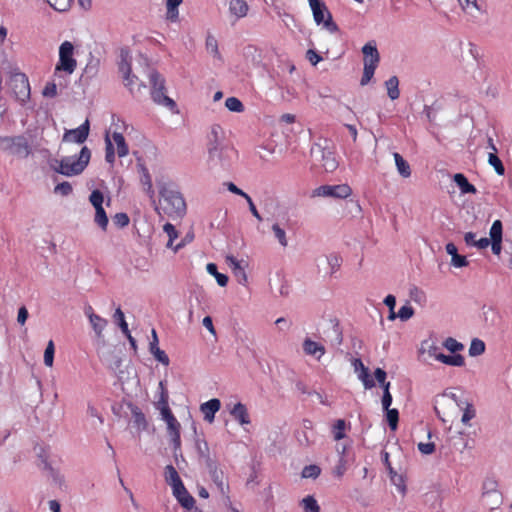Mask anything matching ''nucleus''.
<instances>
[{
    "label": "nucleus",
    "instance_id": "nucleus-10",
    "mask_svg": "<svg viewBox=\"0 0 512 512\" xmlns=\"http://www.w3.org/2000/svg\"><path fill=\"white\" fill-rule=\"evenodd\" d=\"M352 194V189L347 184L322 185L313 190L312 197H333L345 199Z\"/></svg>",
    "mask_w": 512,
    "mask_h": 512
},
{
    "label": "nucleus",
    "instance_id": "nucleus-60",
    "mask_svg": "<svg viewBox=\"0 0 512 512\" xmlns=\"http://www.w3.org/2000/svg\"><path fill=\"white\" fill-rule=\"evenodd\" d=\"M55 193H60L63 196H67L72 193V186L69 182H62L55 186Z\"/></svg>",
    "mask_w": 512,
    "mask_h": 512
},
{
    "label": "nucleus",
    "instance_id": "nucleus-63",
    "mask_svg": "<svg viewBox=\"0 0 512 512\" xmlns=\"http://www.w3.org/2000/svg\"><path fill=\"white\" fill-rule=\"evenodd\" d=\"M451 264L454 267L462 268V267H466L468 265V261L465 256L455 254L453 256V258H451Z\"/></svg>",
    "mask_w": 512,
    "mask_h": 512
},
{
    "label": "nucleus",
    "instance_id": "nucleus-54",
    "mask_svg": "<svg viewBox=\"0 0 512 512\" xmlns=\"http://www.w3.org/2000/svg\"><path fill=\"white\" fill-rule=\"evenodd\" d=\"M105 143H106L105 160L108 163L113 164L115 161V151H114L113 144L108 135H106V137H105Z\"/></svg>",
    "mask_w": 512,
    "mask_h": 512
},
{
    "label": "nucleus",
    "instance_id": "nucleus-56",
    "mask_svg": "<svg viewBox=\"0 0 512 512\" xmlns=\"http://www.w3.org/2000/svg\"><path fill=\"white\" fill-rule=\"evenodd\" d=\"M89 201L93 205V207L103 206L104 196L100 190H93L89 196Z\"/></svg>",
    "mask_w": 512,
    "mask_h": 512
},
{
    "label": "nucleus",
    "instance_id": "nucleus-36",
    "mask_svg": "<svg viewBox=\"0 0 512 512\" xmlns=\"http://www.w3.org/2000/svg\"><path fill=\"white\" fill-rule=\"evenodd\" d=\"M131 411H132L134 425L139 430H145L148 426V423L146 421V417H145L144 413L136 406L133 407Z\"/></svg>",
    "mask_w": 512,
    "mask_h": 512
},
{
    "label": "nucleus",
    "instance_id": "nucleus-34",
    "mask_svg": "<svg viewBox=\"0 0 512 512\" xmlns=\"http://www.w3.org/2000/svg\"><path fill=\"white\" fill-rule=\"evenodd\" d=\"M385 86L387 89V94L391 100H396L400 96L399 91V80L396 76H391L386 82Z\"/></svg>",
    "mask_w": 512,
    "mask_h": 512
},
{
    "label": "nucleus",
    "instance_id": "nucleus-25",
    "mask_svg": "<svg viewBox=\"0 0 512 512\" xmlns=\"http://www.w3.org/2000/svg\"><path fill=\"white\" fill-rule=\"evenodd\" d=\"M303 350L307 355L315 356L320 359L325 353V347L309 338H306L303 342Z\"/></svg>",
    "mask_w": 512,
    "mask_h": 512
},
{
    "label": "nucleus",
    "instance_id": "nucleus-5",
    "mask_svg": "<svg viewBox=\"0 0 512 512\" xmlns=\"http://www.w3.org/2000/svg\"><path fill=\"white\" fill-rule=\"evenodd\" d=\"M0 150L18 158H27L32 152L27 138L23 135L0 136Z\"/></svg>",
    "mask_w": 512,
    "mask_h": 512
},
{
    "label": "nucleus",
    "instance_id": "nucleus-42",
    "mask_svg": "<svg viewBox=\"0 0 512 512\" xmlns=\"http://www.w3.org/2000/svg\"><path fill=\"white\" fill-rule=\"evenodd\" d=\"M491 240H502L503 237V225L500 220H495L489 231Z\"/></svg>",
    "mask_w": 512,
    "mask_h": 512
},
{
    "label": "nucleus",
    "instance_id": "nucleus-62",
    "mask_svg": "<svg viewBox=\"0 0 512 512\" xmlns=\"http://www.w3.org/2000/svg\"><path fill=\"white\" fill-rule=\"evenodd\" d=\"M42 94L44 97L53 98L57 95V86L54 82H48L43 91Z\"/></svg>",
    "mask_w": 512,
    "mask_h": 512
},
{
    "label": "nucleus",
    "instance_id": "nucleus-20",
    "mask_svg": "<svg viewBox=\"0 0 512 512\" xmlns=\"http://www.w3.org/2000/svg\"><path fill=\"white\" fill-rule=\"evenodd\" d=\"M355 371H359L358 378L362 381L365 389H371L375 386L374 380L370 377L368 368L364 366L361 359L353 361Z\"/></svg>",
    "mask_w": 512,
    "mask_h": 512
},
{
    "label": "nucleus",
    "instance_id": "nucleus-49",
    "mask_svg": "<svg viewBox=\"0 0 512 512\" xmlns=\"http://www.w3.org/2000/svg\"><path fill=\"white\" fill-rule=\"evenodd\" d=\"M320 473H321L320 467L317 466V465L312 464V465L305 466L303 468V470H302L301 475H302L303 478H313V479H315V478H317L320 475Z\"/></svg>",
    "mask_w": 512,
    "mask_h": 512
},
{
    "label": "nucleus",
    "instance_id": "nucleus-13",
    "mask_svg": "<svg viewBox=\"0 0 512 512\" xmlns=\"http://www.w3.org/2000/svg\"><path fill=\"white\" fill-rule=\"evenodd\" d=\"M498 484L494 479H486L483 483L482 496H493L491 501H488V507L495 509L502 504L503 497L501 492L497 489Z\"/></svg>",
    "mask_w": 512,
    "mask_h": 512
},
{
    "label": "nucleus",
    "instance_id": "nucleus-28",
    "mask_svg": "<svg viewBox=\"0 0 512 512\" xmlns=\"http://www.w3.org/2000/svg\"><path fill=\"white\" fill-rule=\"evenodd\" d=\"M229 11L238 18L245 17L248 12V5L245 0H231Z\"/></svg>",
    "mask_w": 512,
    "mask_h": 512
},
{
    "label": "nucleus",
    "instance_id": "nucleus-31",
    "mask_svg": "<svg viewBox=\"0 0 512 512\" xmlns=\"http://www.w3.org/2000/svg\"><path fill=\"white\" fill-rule=\"evenodd\" d=\"M164 478L172 489L182 483V480L173 465H167L165 467Z\"/></svg>",
    "mask_w": 512,
    "mask_h": 512
},
{
    "label": "nucleus",
    "instance_id": "nucleus-16",
    "mask_svg": "<svg viewBox=\"0 0 512 512\" xmlns=\"http://www.w3.org/2000/svg\"><path fill=\"white\" fill-rule=\"evenodd\" d=\"M172 492H173L174 497L177 499V501L183 508H185L187 510H191L194 508L195 499L187 491L183 482L181 484L177 485L176 487H174L172 489Z\"/></svg>",
    "mask_w": 512,
    "mask_h": 512
},
{
    "label": "nucleus",
    "instance_id": "nucleus-61",
    "mask_svg": "<svg viewBox=\"0 0 512 512\" xmlns=\"http://www.w3.org/2000/svg\"><path fill=\"white\" fill-rule=\"evenodd\" d=\"M334 429H335V432H334L335 440H340V439L344 438V436H345L344 435L345 421L342 419L337 420L334 425Z\"/></svg>",
    "mask_w": 512,
    "mask_h": 512
},
{
    "label": "nucleus",
    "instance_id": "nucleus-12",
    "mask_svg": "<svg viewBox=\"0 0 512 512\" xmlns=\"http://www.w3.org/2000/svg\"><path fill=\"white\" fill-rule=\"evenodd\" d=\"M89 131H90V123H89V120L86 119L85 122L83 124H81L78 128L65 130L63 137H62V142L63 143L74 142L77 144H83L89 136Z\"/></svg>",
    "mask_w": 512,
    "mask_h": 512
},
{
    "label": "nucleus",
    "instance_id": "nucleus-41",
    "mask_svg": "<svg viewBox=\"0 0 512 512\" xmlns=\"http://www.w3.org/2000/svg\"><path fill=\"white\" fill-rule=\"evenodd\" d=\"M485 351V344L482 340L475 338L471 341L469 347V355L470 356H479L483 354Z\"/></svg>",
    "mask_w": 512,
    "mask_h": 512
},
{
    "label": "nucleus",
    "instance_id": "nucleus-7",
    "mask_svg": "<svg viewBox=\"0 0 512 512\" xmlns=\"http://www.w3.org/2000/svg\"><path fill=\"white\" fill-rule=\"evenodd\" d=\"M237 155V150L231 144H227L208 152V163L211 168L227 170L231 167Z\"/></svg>",
    "mask_w": 512,
    "mask_h": 512
},
{
    "label": "nucleus",
    "instance_id": "nucleus-45",
    "mask_svg": "<svg viewBox=\"0 0 512 512\" xmlns=\"http://www.w3.org/2000/svg\"><path fill=\"white\" fill-rule=\"evenodd\" d=\"M272 231L276 237V239L278 240L279 244L282 246V247H287L288 245V240H287V237H286V232L284 229H282L279 224L275 223L272 225Z\"/></svg>",
    "mask_w": 512,
    "mask_h": 512
},
{
    "label": "nucleus",
    "instance_id": "nucleus-43",
    "mask_svg": "<svg viewBox=\"0 0 512 512\" xmlns=\"http://www.w3.org/2000/svg\"><path fill=\"white\" fill-rule=\"evenodd\" d=\"M385 411H386L387 422H388L390 429L396 430L397 426H398V420H399L398 410L395 408H393V409L388 408V410H385Z\"/></svg>",
    "mask_w": 512,
    "mask_h": 512
},
{
    "label": "nucleus",
    "instance_id": "nucleus-22",
    "mask_svg": "<svg viewBox=\"0 0 512 512\" xmlns=\"http://www.w3.org/2000/svg\"><path fill=\"white\" fill-rule=\"evenodd\" d=\"M195 448L198 453L199 461L203 462L205 466L216 461L214 458L210 456V449L208 443L205 440L197 439L195 441Z\"/></svg>",
    "mask_w": 512,
    "mask_h": 512
},
{
    "label": "nucleus",
    "instance_id": "nucleus-14",
    "mask_svg": "<svg viewBox=\"0 0 512 512\" xmlns=\"http://www.w3.org/2000/svg\"><path fill=\"white\" fill-rule=\"evenodd\" d=\"M225 140V132L223 128L218 124H213L207 134V152L227 145Z\"/></svg>",
    "mask_w": 512,
    "mask_h": 512
},
{
    "label": "nucleus",
    "instance_id": "nucleus-58",
    "mask_svg": "<svg viewBox=\"0 0 512 512\" xmlns=\"http://www.w3.org/2000/svg\"><path fill=\"white\" fill-rule=\"evenodd\" d=\"M296 439H297L298 443L303 447H308L312 443V440L310 439V435L308 434V431H305V430L297 431Z\"/></svg>",
    "mask_w": 512,
    "mask_h": 512
},
{
    "label": "nucleus",
    "instance_id": "nucleus-24",
    "mask_svg": "<svg viewBox=\"0 0 512 512\" xmlns=\"http://www.w3.org/2000/svg\"><path fill=\"white\" fill-rule=\"evenodd\" d=\"M230 414L233 416L235 420H237L241 425H246L250 423L249 414L247 408L241 402H238L231 409Z\"/></svg>",
    "mask_w": 512,
    "mask_h": 512
},
{
    "label": "nucleus",
    "instance_id": "nucleus-57",
    "mask_svg": "<svg viewBox=\"0 0 512 512\" xmlns=\"http://www.w3.org/2000/svg\"><path fill=\"white\" fill-rule=\"evenodd\" d=\"M413 315L414 309L410 305L402 306L397 313L398 318H400L402 321L409 320Z\"/></svg>",
    "mask_w": 512,
    "mask_h": 512
},
{
    "label": "nucleus",
    "instance_id": "nucleus-29",
    "mask_svg": "<svg viewBox=\"0 0 512 512\" xmlns=\"http://www.w3.org/2000/svg\"><path fill=\"white\" fill-rule=\"evenodd\" d=\"M453 179L463 194H466V193L475 194L476 193L477 190H476L475 186L472 185L471 183H469L468 179L466 178V176L464 174L457 173L454 175Z\"/></svg>",
    "mask_w": 512,
    "mask_h": 512
},
{
    "label": "nucleus",
    "instance_id": "nucleus-6",
    "mask_svg": "<svg viewBox=\"0 0 512 512\" xmlns=\"http://www.w3.org/2000/svg\"><path fill=\"white\" fill-rule=\"evenodd\" d=\"M362 53L364 54V68L360 85L365 86L374 76L375 70L380 61V54L377 50L376 44L373 42L366 43L362 47Z\"/></svg>",
    "mask_w": 512,
    "mask_h": 512
},
{
    "label": "nucleus",
    "instance_id": "nucleus-8",
    "mask_svg": "<svg viewBox=\"0 0 512 512\" xmlns=\"http://www.w3.org/2000/svg\"><path fill=\"white\" fill-rule=\"evenodd\" d=\"M313 13L314 21L317 25H322L330 33L338 31L337 24L333 21L332 15L326 4L321 0H308Z\"/></svg>",
    "mask_w": 512,
    "mask_h": 512
},
{
    "label": "nucleus",
    "instance_id": "nucleus-2",
    "mask_svg": "<svg viewBox=\"0 0 512 512\" xmlns=\"http://www.w3.org/2000/svg\"><path fill=\"white\" fill-rule=\"evenodd\" d=\"M91 158V151L87 146H83L78 157L66 156L60 160L54 159L50 162V167L57 173L67 177L81 174L88 166Z\"/></svg>",
    "mask_w": 512,
    "mask_h": 512
},
{
    "label": "nucleus",
    "instance_id": "nucleus-38",
    "mask_svg": "<svg viewBox=\"0 0 512 512\" xmlns=\"http://www.w3.org/2000/svg\"><path fill=\"white\" fill-rule=\"evenodd\" d=\"M94 221L102 230L105 231L107 229L109 221L103 206L95 207Z\"/></svg>",
    "mask_w": 512,
    "mask_h": 512
},
{
    "label": "nucleus",
    "instance_id": "nucleus-23",
    "mask_svg": "<svg viewBox=\"0 0 512 512\" xmlns=\"http://www.w3.org/2000/svg\"><path fill=\"white\" fill-rule=\"evenodd\" d=\"M99 358L105 363L110 369H118L121 366V359L114 354L113 350L100 351L98 350Z\"/></svg>",
    "mask_w": 512,
    "mask_h": 512
},
{
    "label": "nucleus",
    "instance_id": "nucleus-35",
    "mask_svg": "<svg viewBox=\"0 0 512 512\" xmlns=\"http://www.w3.org/2000/svg\"><path fill=\"white\" fill-rule=\"evenodd\" d=\"M112 139L114 141V143L116 144L117 146V154L119 157H124L128 154L129 150H128V146L125 142V138L124 136L119 133V132H114L112 134Z\"/></svg>",
    "mask_w": 512,
    "mask_h": 512
},
{
    "label": "nucleus",
    "instance_id": "nucleus-59",
    "mask_svg": "<svg viewBox=\"0 0 512 512\" xmlns=\"http://www.w3.org/2000/svg\"><path fill=\"white\" fill-rule=\"evenodd\" d=\"M129 217L126 213H117L113 217V222L119 228H123L129 224Z\"/></svg>",
    "mask_w": 512,
    "mask_h": 512
},
{
    "label": "nucleus",
    "instance_id": "nucleus-15",
    "mask_svg": "<svg viewBox=\"0 0 512 512\" xmlns=\"http://www.w3.org/2000/svg\"><path fill=\"white\" fill-rule=\"evenodd\" d=\"M165 422L167 424L168 435L170 436L174 447V456L177 457L178 451L181 447L180 423L174 415H171L167 420H165Z\"/></svg>",
    "mask_w": 512,
    "mask_h": 512
},
{
    "label": "nucleus",
    "instance_id": "nucleus-48",
    "mask_svg": "<svg viewBox=\"0 0 512 512\" xmlns=\"http://www.w3.org/2000/svg\"><path fill=\"white\" fill-rule=\"evenodd\" d=\"M443 346L452 353L461 351L464 348V345L462 343L458 342L456 339L452 337H448L447 339H445V341L443 342Z\"/></svg>",
    "mask_w": 512,
    "mask_h": 512
},
{
    "label": "nucleus",
    "instance_id": "nucleus-39",
    "mask_svg": "<svg viewBox=\"0 0 512 512\" xmlns=\"http://www.w3.org/2000/svg\"><path fill=\"white\" fill-rule=\"evenodd\" d=\"M163 231L168 236V242L166 244V247L174 250L175 246H173V242L178 237V232H177L175 226L171 223H166L163 226Z\"/></svg>",
    "mask_w": 512,
    "mask_h": 512
},
{
    "label": "nucleus",
    "instance_id": "nucleus-11",
    "mask_svg": "<svg viewBox=\"0 0 512 512\" xmlns=\"http://www.w3.org/2000/svg\"><path fill=\"white\" fill-rule=\"evenodd\" d=\"M312 153L321 157L322 167L326 172H333L337 169L339 163L331 148L317 144L312 149Z\"/></svg>",
    "mask_w": 512,
    "mask_h": 512
},
{
    "label": "nucleus",
    "instance_id": "nucleus-52",
    "mask_svg": "<svg viewBox=\"0 0 512 512\" xmlns=\"http://www.w3.org/2000/svg\"><path fill=\"white\" fill-rule=\"evenodd\" d=\"M183 0H167V15L170 19H175L178 15V6Z\"/></svg>",
    "mask_w": 512,
    "mask_h": 512
},
{
    "label": "nucleus",
    "instance_id": "nucleus-64",
    "mask_svg": "<svg viewBox=\"0 0 512 512\" xmlns=\"http://www.w3.org/2000/svg\"><path fill=\"white\" fill-rule=\"evenodd\" d=\"M306 58L313 66L317 65L322 60V57L313 49H309L306 52Z\"/></svg>",
    "mask_w": 512,
    "mask_h": 512
},
{
    "label": "nucleus",
    "instance_id": "nucleus-32",
    "mask_svg": "<svg viewBox=\"0 0 512 512\" xmlns=\"http://www.w3.org/2000/svg\"><path fill=\"white\" fill-rule=\"evenodd\" d=\"M447 442L450 448H453L459 452H462L467 447V442L463 438L462 432H458L455 435L448 436Z\"/></svg>",
    "mask_w": 512,
    "mask_h": 512
},
{
    "label": "nucleus",
    "instance_id": "nucleus-9",
    "mask_svg": "<svg viewBox=\"0 0 512 512\" xmlns=\"http://www.w3.org/2000/svg\"><path fill=\"white\" fill-rule=\"evenodd\" d=\"M74 46L69 41H64L59 48V62L56 65V71H65L72 74L77 66L76 59L73 57Z\"/></svg>",
    "mask_w": 512,
    "mask_h": 512
},
{
    "label": "nucleus",
    "instance_id": "nucleus-33",
    "mask_svg": "<svg viewBox=\"0 0 512 512\" xmlns=\"http://www.w3.org/2000/svg\"><path fill=\"white\" fill-rule=\"evenodd\" d=\"M393 157L399 174L404 178L410 177L411 169L408 162L397 152L393 154Z\"/></svg>",
    "mask_w": 512,
    "mask_h": 512
},
{
    "label": "nucleus",
    "instance_id": "nucleus-27",
    "mask_svg": "<svg viewBox=\"0 0 512 512\" xmlns=\"http://www.w3.org/2000/svg\"><path fill=\"white\" fill-rule=\"evenodd\" d=\"M435 359L450 366H456L461 367L464 365V357L460 354L455 355H445L443 353H438V355H435Z\"/></svg>",
    "mask_w": 512,
    "mask_h": 512
},
{
    "label": "nucleus",
    "instance_id": "nucleus-18",
    "mask_svg": "<svg viewBox=\"0 0 512 512\" xmlns=\"http://www.w3.org/2000/svg\"><path fill=\"white\" fill-rule=\"evenodd\" d=\"M208 472L211 476V479L218 487L219 491L224 495L227 492L228 486L224 482V473L218 467V462L214 461L206 466Z\"/></svg>",
    "mask_w": 512,
    "mask_h": 512
},
{
    "label": "nucleus",
    "instance_id": "nucleus-3",
    "mask_svg": "<svg viewBox=\"0 0 512 512\" xmlns=\"http://www.w3.org/2000/svg\"><path fill=\"white\" fill-rule=\"evenodd\" d=\"M160 208L169 217H182L186 212V203L182 194L173 184L159 186Z\"/></svg>",
    "mask_w": 512,
    "mask_h": 512
},
{
    "label": "nucleus",
    "instance_id": "nucleus-47",
    "mask_svg": "<svg viewBox=\"0 0 512 512\" xmlns=\"http://www.w3.org/2000/svg\"><path fill=\"white\" fill-rule=\"evenodd\" d=\"M54 343L52 340H50L46 346L45 352H44V364L48 367L53 366L54 362Z\"/></svg>",
    "mask_w": 512,
    "mask_h": 512
},
{
    "label": "nucleus",
    "instance_id": "nucleus-30",
    "mask_svg": "<svg viewBox=\"0 0 512 512\" xmlns=\"http://www.w3.org/2000/svg\"><path fill=\"white\" fill-rule=\"evenodd\" d=\"M205 47L209 54H211L219 62H223V57L218 48V41L213 35H211V34L207 35Z\"/></svg>",
    "mask_w": 512,
    "mask_h": 512
},
{
    "label": "nucleus",
    "instance_id": "nucleus-50",
    "mask_svg": "<svg viewBox=\"0 0 512 512\" xmlns=\"http://www.w3.org/2000/svg\"><path fill=\"white\" fill-rule=\"evenodd\" d=\"M47 3L56 11H67L71 6V0H46Z\"/></svg>",
    "mask_w": 512,
    "mask_h": 512
},
{
    "label": "nucleus",
    "instance_id": "nucleus-40",
    "mask_svg": "<svg viewBox=\"0 0 512 512\" xmlns=\"http://www.w3.org/2000/svg\"><path fill=\"white\" fill-rule=\"evenodd\" d=\"M488 163L494 168L495 172L502 176L505 174V168L500 158L495 153H489Z\"/></svg>",
    "mask_w": 512,
    "mask_h": 512
},
{
    "label": "nucleus",
    "instance_id": "nucleus-44",
    "mask_svg": "<svg viewBox=\"0 0 512 512\" xmlns=\"http://www.w3.org/2000/svg\"><path fill=\"white\" fill-rule=\"evenodd\" d=\"M302 504L305 512H320V507L313 496H306Z\"/></svg>",
    "mask_w": 512,
    "mask_h": 512
},
{
    "label": "nucleus",
    "instance_id": "nucleus-46",
    "mask_svg": "<svg viewBox=\"0 0 512 512\" xmlns=\"http://www.w3.org/2000/svg\"><path fill=\"white\" fill-rule=\"evenodd\" d=\"M225 106L228 110L232 112H242L244 110V105L242 102L236 97H228L225 101Z\"/></svg>",
    "mask_w": 512,
    "mask_h": 512
},
{
    "label": "nucleus",
    "instance_id": "nucleus-19",
    "mask_svg": "<svg viewBox=\"0 0 512 512\" xmlns=\"http://www.w3.org/2000/svg\"><path fill=\"white\" fill-rule=\"evenodd\" d=\"M152 340L149 343V352L154 356V358L162 363L165 366H168L170 363L169 357L165 353V351L159 348V340L155 329H152Z\"/></svg>",
    "mask_w": 512,
    "mask_h": 512
},
{
    "label": "nucleus",
    "instance_id": "nucleus-51",
    "mask_svg": "<svg viewBox=\"0 0 512 512\" xmlns=\"http://www.w3.org/2000/svg\"><path fill=\"white\" fill-rule=\"evenodd\" d=\"M246 266H247V262L232 271L235 278L237 279V282L241 285H246L248 282V277H247V274L245 271Z\"/></svg>",
    "mask_w": 512,
    "mask_h": 512
},
{
    "label": "nucleus",
    "instance_id": "nucleus-53",
    "mask_svg": "<svg viewBox=\"0 0 512 512\" xmlns=\"http://www.w3.org/2000/svg\"><path fill=\"white\" fill-rule=\"evenodd\" d=\"M345 452V447H343L342 451H341V454H344ZM346 460L344 459L343 455H341L339 461H338V464L335 466L334 470H333V474L338 477V478H341L344 473L346 472Z\"/></svg>",
    "mask_w": 512,
    "mask_h": 512
},
{
    "label": "nucleus",
    "instance_id": "nucleus-1",
    "mask_svg": "<svg viewBox=\"0 0 512 512\" xmlns=\"http://www.w3.org/2000/svg\"><path fill=\"white\" fill-rule=\"evenodd\" d=\"M138 65L145 73L151 85V97L153 101L171 111L176 109V103L173 99L166 95L165 79L151 66L148 57L140 54L137 59Z\"/></svg>",
    "mask_w": 512,
    "mask_h": 512
},
{
    "label": "nucleus",
    "instance_id": "nucleus-37",
    "mask_svg": "<svg viewBox=\"0 0 512 512\" xmlns=\"http://www.w3.org/2000/svg\"><path fill=\"white\" fill-rule=\"evenodd\" d=\"M207 272L210 275H213L219 286L225 287L228 283V276L222 273H219L217 270V266L214 263L207 264Z\"/></svg>",
    "mask_w": 512,
    "mask_h": 512
},
{
    "label": "nucleus",
    "instance_id": "nucleus-55",
    "mask_svg": "<svg viewBox=\"0 0 512 512\" xmlns=\"http://www.w3.org/2000/svg\"><path fill=\"white\" fill-rule=\"evenodd\" d=\"M476 415V411L471 403H467L464 409L461 422L464 425H467L471 419H473Z\"/></svg>",
    "mask_w": 512,
    "mask_h": 512
},
{
    "label": "nucleus",
    "instance_id": "nucleus-4",
    "mask_svg": "<svg viewBox=\"0 0 512 512\" xmlns=\"http://www.w3.org/2000/svg\"><path fill=\"white\" fill-rule=\"evenodd\" d=\"M118 70L122 74L124 85L133 95L141 93L142 89L146 88V85L142 81H139L138 76L136 74H132L131 57L128 49L122 48L120 50Z\"/></svg>",
    "mask_w": 512,
    "mask_h": 512
},
{
    "label": "nucleus",
    "instance_id": "nucleus-17",
    "mask_svg": "<svg viewBox=\"0 0 512 512\" xmlns=\"http://www.w3.org/2000/svg\"><path fill=\"white\" fill-rule=\"evenodd\" d=\"M382 460L389 472L390 480H391L392 484L395 485L402 494H405L406 485H405L404 478L402 475L398 474L391 466V463L389 461V453L388 452L382 453Z\"/></svg>",
    "mask_w": 512,
    "mask_h": 512
},
{
    "label": "nucleus",
    "instance_id": "nucleus-26",
    "mask_svg": "<svg viewBox=\"0 0 512 512\" xmlns=\"http://www.w3.org/2000/svg\"><path fill=\"white\" fill-rule=\"evenodd\" d=\"M89 322L95 332L96 337L99 340H102V344L103 346H105V341L103 340V331L108 325V321L102 318L101 316L97 315L96 317L91 318V321Z\"/></svg>",
    "mask_w": 512,
    "mask_h": 512
},
{
    "label": "nucleus",
    "instance_id": "nucleus-21",
    "mask_svg": "<svg viewBox=\"0 0 512 512\" xmlns=\"http://www.w3.org/2000/svg\"><path fill=\"white\" fill-rule=\"evenodd\" d=\"M221 402L217 398H213L200 406L201 412L204 414V419L209 423L213 422L215 413L219 411Z\"/></svg>",
    "mask_w": 512,
    "mask_h": 512
}]
</instances>
